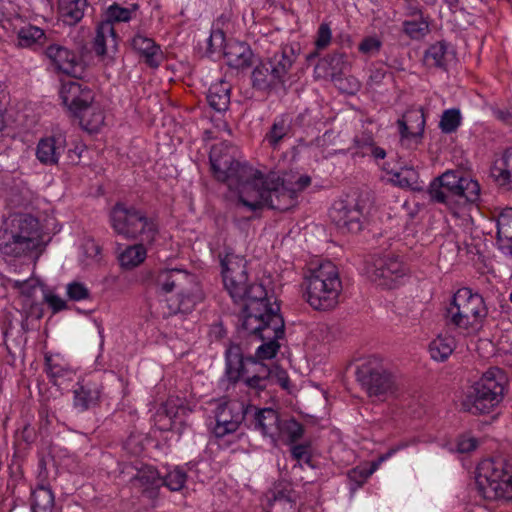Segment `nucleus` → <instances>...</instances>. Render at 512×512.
Masks as SVG:
<instances>
[{"label":"nucleus","instance_id":"obj_14","mask_svg":"<svg viewBox=\"0 0 512 512\" xmlns=\"http://www.w3.org/2000/svg\"><path fill=\"white\" fill-rule=\"evenodd\" d=\"M366 274L378 286L394 289L403 284L408 268L397 256L386 255L368 264Z\"/></svg>","mask_w":512,"mask_h":512},{"label":"nucleus","instance_id":"obj_16","mask_svg":"<svg viewBox=\"0 0 512 512\" xmlns=\"http://www.w3.org/2000/svg\"><path fill=\"white\" fill-rule=\"evenodd\" d=\"M425 123L422 109L407 110L402 118L397 121L401 146L406 149H416L422 142Z\"/></svg>","mask_w":512,"mask_h":512},{"label":"nucleus","instance_id":"obj_17","mask_svg":"<svg viewBox=\"0 0 512 512\" xmlns=\"http://www.w3.org/2000/svg\"><path fill=\"white\" fill-rule=\"evenodd\" d=\"M44 55L55 70L76 77L82 72V64L76 53L60 43L49 42Z\"/></svg>","mask_w":512,"mask_h":512},{"label":"nucleus","instance_id":"obj_24","mask_svg":"<svg viewBox=\"0 0 512 512\" xmlns=\"http://www.w3.org/2000/svg\"><path fill=\"white\" fill-rule=\"evenodd\" d=\"M131 47L135 50L145 61V63L152 67H158L164 59L163 52L155 41L142 34L136 33L130 40Z\"/></svg>","mask_w":512,"mask_h":512},{"label":"nucleus","instance_id":"obj_55","mask_svg":"<svg viewBox=\"0 0 512 512\" xmlns=\"http://www.w3.org/2000/svg\"><path fill=\"white\" fill-rule=\"evenodd\" d=\"M348 477L352 482L361 486L370 477L368 474L367 465L357 466L348 472Z\"/></svg>","mask_w":512,"mask_h":512},{"label":"nucleus","instance_id":"obj_6","mask_svg":"<svg viewBox=\"0 0 512 512\" xmlns=\"http://www.w3.org/2000/svg\"><path fill=\"white\" fill-rule=\"evenodd\" d=\"M487 315L488 308L482 295L468 287L454 293L446 311L448 322L467 335L478 333Z\"/></svg>","mask_w":512,"mask_h":512},{"label":"nucleus","instance_id":"obj_4","mask_svg":"<svg viewBox=\"0 0 512 512\" xmlns=\"http://www.w3.org/2000/svg\"><path fill=\"white\" fill-rule=\"evenodd\" d=\"M151 284L156 293L164 296L175 293L168 301L170 313H189L202 300L197 277L180 268H162L154 272Z\"/></svg>","mask_w":512,"mask_h":512},{"label":"nucleus","instance_id":"obj_60","mask_svg":"<svg viewBox=\"0 0 512 512\" xmlns=\"http://www.w3.org/2000/svg\"><path fill=\"white\" fill-rule=\"evenodd\" d=\"M331 65L333 68V73H340L343 70L344 65V55L343 54H333L331 56Z\"/></svg>","mask_w":512,"mask_h":512},{"label":"nucleus","instance_id":"obj_33","mask_svg":"<svg viewBox=\"0 0 512 512\" xmlns=\"http://www.w3.org/2000/svg\"><path fill=\"white\" fill-rule=\"evenodd\" d=\"M77 116L82 127L90 133L97 132L104 124V113L98 103L94 101L81 109Z\"/></svg>","mask_w":512,"mask_h":512},{"label":"nucleus","instance_id":"obj_2","mask_svg":"<svg viewBox=\"0 0 512 512\" xmlns=\"http://www.w3.org/2000/svg\"><path fill=\"white\" fill-rule=\"evenodd\" d=\"M428 193L432 201L449 207L455 225L464 230L471 228L473 220L469 208L480 198L477 181L453 171H446L431 182Z\"/></svg>","mask_w":512,"mask_h":512},{"label":"nucleus","instance_id":"obj_27","mask_svg":"<svg viewBox=\"0 0 512 512\" xmlns=\"http://www.w3.org/2000/svg\"><path fill=\"white\" fill-rule=\"evenodd\" d=\"M353 158L371 155L375 160H382L386 157V151L377 146L371 132L357 134L348 148Z\"/></svg>","mask_w":512,"mask_h":512},{"label":"nucleus","instance_id":"obj_52","mask_svg":"<svg viewBox=\"0 0 512 512\" xmlns=\"http://www.w3.org/2000/svg\"><path fill=\"white\" fill-rule=\"evenodd\" d=\"M382 46L381 40L376 36L364 38L359 44V51L365 55H374L379 52Z\"/></svg>","mask_w":512,"mask_h":512},{"label":"nucleus","instance_id":"obj_29","mask_svg":"<svg viewBox=\"0 0 512 512\" xmlns=\"http://www.w3.org/2000/svg\"><path fill=\"white\" fill-rule=\"evenodd\" d=\"M49 43L45 31L35 25H25L17 31V44L32 51L45 49Z\"/></svg>","mask_w":512,"mask_h":512},{"label":"nucleus","instance_id":"obj_38","mask_svg":"<svg viewBox=\"0 0 512 512\" xmlns=\"http://www.w3.org/2000/svg\"><path fill=\"white\" fill-rule=\"evenodd\" d=\"M145 243L128 246L119 254V262L123 268L131 269L140 265L147 256Z\"/></svg>","mask_w":512,"mask_h":512},{"label":"nucleus","instance_id":"obj_9","mask_svg":"<svg viewBox=\"0 0 512 512\" xmlns=\"http://www.w3.org/2000/svg\"><path fill=\"white\" fill-rule=\"evenodd\" d=\"M110 222L114 231L127 238H140L151 244L156 237L157 227L153 220L133 206L117 203L111 210Z\"/></svg>","mask_w":512,"mask_h":512},{"label":"nucleus","instance_id":"obj_28","mask_svg":"<svg viewBox=\"0 0 512 512\" xmlns=\"http://www.w3.org/2000/svg\"><path fill=\"white\" fill-rule=\"evenodd\" d=\"M73 393L75 408L84 411L94 407L98 403L101 390L96 382L82 380L77 382Z\"/></svg>","mask_w":512,"mask_h":512},{"label":"nucleus","instance_id":"obj_47","mask_svg":"<svg viewBox=\"0 0 512 512\" xmlns=\"http://www.w3.org/2000/svg\"><path fill=\"white\" fill-rule=\"evenodd\" d=\"M508 169L505 168V163L500 158L496 159L490 169V175L494 181L500 186H509L512 183Z\"/></svg>","mask_w":512,"mask_h":512},{"label":"nucleus","instance_id":"obj_40","mask_svg":"<svg viewBox=\"0 0 512 512\" xmlns=\"http://www.w3.org/2000/svg\"><path fill=\"white\" fill-rule=\"evenodd\" d=\"M54 505V495L49 487L40 485L32 491L31 508L34 511H48Z\"/></svg>","mask_w":512,"mask_h":512},{"label":"nucleus","instance_id":"obj_56","mask_svg":"<svg viewBox=\"0 0 512 512\" xmlns=\"http://www.w3.org/2000/svg\"><path fill=\"white\" fill-rule=\"evenodd\" d=\"M225 37L224 33L220 30L213 31L208 38L209 50L214 53L218 48H221L224 44Z\"/></svg>","mask_w":512,"mask_h":512},{"label":"nucleus","instance_id":"obj_30","mask_svg":"<svg viewBox=\"0 0 512 512\" xmlns=\"http://www.w3.org/2000/svg\"><path fill=\"white\" fill-rule=\"evenodd\" d=\"M117 49V37L113 24L103 21L97 27L94 39V50L97 55L104 56L114 53Z\"/></svg>","mask_w":512,"mask_h":512},{"label":"nucleus","instance_id":"obj_5","mask_svg":"<svg viewBox=\"0 0 512 512\" xmlns=\"http://www.w3.org/2000/svg\"><path fill=\"white\" fill-rule=\"evenodd\" d=\"M303 287L306 301L313 309L326 311L336 307L342 291L337 267L331 261H324L309 269Z\"/></svg>","mask_w":512,"mask_h":512},{"label":"nucleus","instance_id":"obj_15","mask_svg":"<svg viewBox=\"0 0 512 512\" xmlns=\"http://www.w3.org/2000/svg\"><path fill=\"white\" fill-rule=\"evenodd\" d=\"M329 216L343 233H358L362 230L365 216L363 206L354 199H340L333 203Z\"/></svg>","mask_w":512,"mask_h":512},{"label":"nucleus","instance_id":"obj_26","mask_svg":"<svg viewBox=\"0 0 512 512\" xmlns=\"http://www.w3.org/2000/svg\"><path fill=\"white\" fill-rule=\"evenodd\" d=\"M280 421L275 410L264 408L255 414L254 425L264 437L268 438L273 445H276L279 440Z\"/></svg>","mask_w":512,"mask_h":512},{"label":"nucleus","instance_id":"obj_61","mask_svg":"<svg viewBox=\"0 0 512 512\" xmlns=\"http://www.w3.org/2000/svg\"><path fill=\"white\" fill-rule=\"evenodd\" d=\"M496 117L506 123H509L510 122V119H511V115L509 112H504V111H497L496 113Z\"/></svg>","mask_w":512,"mask_h":512},{"label":"nucleus","instance_id":"obj_3","mask_svg":"<svg viewBox=\"0 0 512 512\" xmlns=\"http://www.w3.org/2000/svg\"><path fill=\"white\" fill-rule=\"evenodd\" d=\"M225 289L234 302H245L244 313L250 315L272 306L262 284H248L246 260L232 252L220 254Z\"/></svg>","mask_w":512,"mask_h":512},{"label":"nucleus","instance_id":"obj_43","mask_svg":"<svg viewBox=\"0 0 512 512\" xmlns=\"http://www.w3.org/2000/svg\"><path fill=\"white\" fill-rule=\"evenodd\" d=\"M279 428V440H286L288 444L298 441L304 434L303 426L293 418L280 421Z\"/></svg>","mask_w":512,"mask_h":512},{"label":"nucleus","instance_id":"obj_51","mask_svg":"<svg viewBox=\"0 0 512 512\" xmlns=\"http://www.w3.org/2000/svg\"><path fill=\"white\" fill-rule=\"evenodd\" d=\"M408 446V443H400L392 448H390L385 454H382L381 456L378 457L377 460L373 461L369 466H367V469H368V474H370V476L376 472L378 470V468L380 467V465L385 462L386 460H388L389 458H391L393 455H395L398 451L406 448Z\"/></svg>","mask_w":512,"mask_h":512},{"label":"nucleus","instance_id":"obj_45","mask_svg":"<svg viewBox=\"0 0 512 512\" xmlns=\"http://www.w3.org/2000/svg\"><path fill=\"white\" fill-rule=\"evenodd\" d=\"M461 119V113L458 109L445 110L441 116L439 127L443 133H453L460 126Z\"/></svg>","mask_w":512,"mask_h":512},{"label":"nucleus","instance_id":"obj_11","mask_svg":"<svg viewBox=\"0 0 512 512\" xmlns=\"http://www.w3.org/2000/svg\"><path fill=\"white\" fill-rule=\"evenodd\" d=\"M476 484L486 499L512 500V475L500 460H483L477 467Z\"/></svg>","mask_w":512,"mask_h":512},{"label":"nucleus","instance_id":"obj_8","mask_svg":"<svg viewBox=\"0 0 512 512\" xmlns=\"http://www.w3.org/2000/svg\"><path fill=\"white\" fill-rule=\"evenodd\" d=\"M504 381L500 369H489L470 387L463 400V408L472 414L489 413L503 399Z\"/></svg>","mask_w":512,"mask_h":512},{"label":"nucleus","instance_id":"obj_25","mask_svg":"<svg viewBox=\"0 0 512 512\" xmlns=\"http://www.w3.org/2000/svg\"><path fill=\"white\" fill-rule=\"evenodd\" d=\"M228 66L235 69H245L252 65L253 52L250 46L240 41H229L223 50Z\"/></svg>","mask_w":512,"mask_h":512},{"label":"nucleus","instance_id":"obj_22","mask_svg":"<svg viewBox=\"0 0 512 512\" xmlns=\"http://www.w3.org/2000/svg\"><path fill=\"white\" fill-rule=\"evenodd\" d=\"M3 285L7 289H11L18 294L22 305V311L26 317L34 315V310L37 308L35 295L40 286L38 279L31 277L21 281L6 278L3 280Z\"/></svg>","mask_w":512,"mask_h":512},{"label":"nucleus","instance_id":"obj_1","mask_svg":"<svg viewBox=\"0 0 512 512\" xmlns=\"http://www.w3.org/2000/svg\"><path fill=\"white\" fill-rule=\"evenodd\" d=\"M236 148L228 141L215 144L210 150V165L214 177L225 182L239 204L256 211L264 206L286 211L296 204L298 194L311 184L308 175H285L276 172L264 175L260 170L236 161Z\"/></svg>","mask_w":512,"mask_h":512},{"label":"nucleus","instance_id":"obj_54","mask_svg":"<svg viewBox=\"0 0 512 512\" xmlns=\"http://www.w3.org/2000/svg\"><path fill=\"white\" fill-rule=\"evenodd\" d=\"M404 31L412 38L423 37L428 31L426 22L407 21L404 23Z\"/></svg>","mask_w":512,"mask_h":512},{"label":"nucleus","instance_id":"obj_32","mask_svg":"<svg viewBox=\"0 0 512 512\" xmlns=\"http://www.w3.org/2000/svg\"><path fill=\"white\" fill-rule=\"evenodd\" d=\"M230 90V84L224 80L211 84L207 93L210 107L218 112L226 111L230 103Z\"/></svg>","mask_w":512,"mask_h":512},{"label":"nucleus","instance_id":"obj_50","mask_svg":"<svg viewBox=\"0 0 512 512\" xmlns=\"http://www.w3.org/2000/svg\"><path fill=\"white\" fill-rule=\"evenodd\" d=\"M332 40V31L328 23H321L316 39H315V46L317 50H323L329 46Z\"/></svg>","mask_w":512,"mask_h":512},{"label":"nucleus","instance_id":"obj_49","mask_svg":"<svg viewBox=\"0 0 512 512\" xmlns=\"http://www.w3.org/2000/svg\"><path fill=\"white\" fill-rule=\"evenodd\" d=\"M66 294L73 301H82L90 296L89 289L80 282H71L66 287Z\"/></svg>","mask_w":512,"mask_h":512},{"label":"nucleus","instance_id":"obj_53","mask_svg":"<svg viewBox=\"0 0 512 512\" xmlns=\"http://www.w3.org/2000/svg\"><path fill=\"white\" fill-rule=\"evenodd\" d=\"M477 445L478 442L474 437L465 434L457 438L453 450L459 453H468L476 449Z\"/></svg>","mask_w":512,"mask_h":512},{"label":"nucleus","instance_id":"obj_59","mask_svg":"<svg viewBox=\"0 0 512 512\" xmlns=\"http://www.w3.org/2000/svg\"><path fill=\"white\" fill-rule=\"evenodd\" d=\"M45 301L51 307L54 313H57L66 307V302L61 297L54 294L45 295Z\"/></svg>","mask_w":512,"mask_h":512},{"label":"nucleus","instance_id":"obj_64","mask_svg":"<svg viewBox=\"0 0 512 512\" xmlns=\"http://www.w3.org/2000/svg\"><path fill=\"white\" fill-rule=\"evenodd\" d=\"M91 247L95 251V254H99L100 249H99V247L96 244L91 243Z\"/></svg>","mask_w":512,"mask_h":512},{"label":"nucleus","instance_id":"obj_42","mask_svg":"<svg viewBox=\"0 0 512 512\" xmlns=\"http://www.w3.org/2000/svg\"><path fill=\"white\" fill-rule=\"evenodd\" d=\"M448 47L443 42H438L429 47L425 53V61L429 66L444 68L449 58Z\"/></svg>","mask_w":512,"mask_h":512},{"label":"nucleus","instance_id":"obj_46","mask_svg":"<svg viewBox=\"0 0 512 512\" xmlns=\"http://www.w3.org/2000/svg\"><path fill=\"white\" fill-rule=\"evenodd\" d=\"M186 480L185 471L180 467H175L162 477V485H165L171 491H179L184 487Z\"/></svg>","mask_w":512,"mask_h":512},{"label":"nucleus","instance_id":"obj_41","mask_svg":"<svg viewBox=\"0 0 512 512\" xmlns=\"http://www.w3.org/2000/svg\"><path fill=\"white\" fill-rule=\"evenodd\" d=\"M392 181L402 188H410L412 190L422 189V185L419 182V174L412 167L401 168L400 171L395 172Z\"/></svg>","mask_w":512,"mask_h":512},{"label":"nucleus","instance_id":"obj_20","mask_svg":"<svg viewBox=\"0 0 512 512\" xmlns=\"http://www.w3.org/2000/svg\"><path fill=\"white\" fill-rule=\"evenodd\" d=\"M40 247L1 227L0 255L8 259L31 257Z\"/></svg>","mask_w":512,"mask_h":512},{"label":"nucleus","instance_id":"obj_37","mask_svg":"<svg viewBox=\"0 0 512 512\" xmlns=\"http://www.w3.org/2000/svg\"><path fill=\"white\" fill-rule=\"evenodd\" d=\"M271 497H268V505L273 508L279 505L283 510L292 508L296 501L295 491L288 484H278L271 492Z\"/></svg>","mask_w":512,"mask_h":512},{"label":"nucleus","instance_id":"obj_21","mask_svg":"<svg viewBox=\"0 0 512 512\" xmlns=\"http://www.w3.org/2000/svg\"><path fill=\"white\" fill-rule=\"evenodd\" d=\"M59 95L63 104L74 115L94 100L93 92L86 85L75 80L63 82Z\"/></svg>","mask_w":512,"mask_h":512},{"label":"nucleus","instance_id":"obj_62","mask_svg":"<svg viewBox=\"0 0 512 512\" xmlns=\"http://www.w3.org/2000/svg\"><path fill=\"white\" fill-rule=\"evenodd\" d=\"M69 157L72 161H75L76 159H79L81 157V152H79L77 149L69 150Z\"/></svg>","mask_w":512,"mask_h":512},{"label":"nucleus","instance_id":"obj_57","mask_svg":"<svg viewBox=\"0 0 512 512\" xmlns=\"http://www.w3.org/2000/svg\"><path fill=\"white\" fill-rule=\"evenodd\" d=\"M291 454L297 460H308L310 457L309 444L292 445Z\"/></svg>","mask_w":512,"mask_h":512},{"label":"nucleus","instance_id":"obj_7","mask_svg":"<svg viewBox=\"0 0 512 512\" xmlns=\"http://www.w3.org/2000/svg\"><path fill=\"white\" fill-rule=\"evenodd\" d=\"M279 309L274 303L262 311L244 315L243 329L263 341L256 350L258 361L273 358L280 348L278 339L284 334V321Z\"/></svg>","mask_w":512,"mask_h":512},{"label":"nucleus","instance_id":"obj_18","mask_svg":"<svg viewBox=\"0 0 512 512\" xmlns=\"http://www.w3.org/2000/svg\"><path fill=\"white\" fill-rule=\"evenodd\" d=\"M245 416L244 404L236 400H230L220 404L216 411V424L214 434L216 437H224L235 432Z\"/></svg>","mask_w":512,"mask_h":512},{"label":"nucleus","instance_id":"obj_63","mask_svg":"<svg viewBox=\"0 0 512 512\" xmlns=\"http://www.w3.org/2000/svg\"><path fill=\"white\" fill-rule=\"evenodd\" d=\"M223 129L228 135H231V129L228 127L226 123H223Z\"/></svg>","mask_w":512,"mask_h":512},{"label":"nucleus","instance_id":"obj_12","mask_svg":"<svg viewBox=\"0 0 512 512\" xmlns=\"http://www.w3.org/2000/svg\"><path fill=\"white\" fill-rule=\"evenodd\" d=\"M359 380L370 397L384 400L396 395L399 383L376 358L368 360L358 371Z\"/></svg>","mask_w":512,"mask_h":512},{"label":"nucleus","instance_id":"obj_19","mask_svg":"<svg viewBox=\"0 0 512 512\" xmlns=\"http://www.w3.org/2000/svg\"><path fill=\"white\" fill-rule=\"evenodd\" d=\"M2 228L24 238L25 240L41 247L43 244L42 228L39 220L25 213L10 215L4 222Z\"/></svg>","mask_w":512,"mask_h":512},{"label":"nucleus","instance_id":"obj_23","mask_svg":"<svg viewBox=\"0 0 512 512\" xmlns=\"http://www.w3.org/2000/svg\"><path fill=\"white\" fill-rule=\"evenodd\" d=\"M66 149V137L58 132L39 140L36 146L37 160L46 166L57 165L59 159Z\"/></svg>","mask_w":512,"mask_h":512},{"label":"nucleus","instance_id":"obj_31","mask_svg":"<svg viewBox=\"0 0 512 512\" xmlns=\"http://www.w3.org/2000/svg\"><path fill=\"white\" fill-rule=\"evenodd\" d=\"M291 130L290 119L285 115L275 118L271 128L264 136L263 142L273 150L280 148L282 142L289 137Z\"/></svg>","mask_w":512,"mask_h":512},{"label":"nucleus","instance_id":"obj_44","mask_svg":"<svg viewBox=\"0 0 512 512\" xmlns=\"http://www.w3.org/2000/svg\"><path fill=\"white\" fill-rule=\"evenodd\" d=\"M137 5L131 7H122L118 4L110 5L106 10V20L113 22H128L132 18V14L136 11Z\"/></svg>","mask_w":512,"mask_h":512},{"label":"nucleus","instance_id":"obj_36","mask_svg":"<svg viewBox=\"0 0 512 512\" xmlns=\"http://www.w3.org/2000/svg\"><path fill=\"white\" fill-rule=\"evenodd\" d=\"M456 347L454 337L438 335L429 344V353L433 360L443 362L452 354Z\"/></svg>","mask_w":512,"mask_h":512},{"label":"nucleus","instance_id":"obj_13","mask_svg":"<svg viewBox=\"0 0 512 512\" xmlns=\"http://www.w3.org/2000/svg\"><path fill=\"white\" fill-rule=\"evenodd\" d=\"M293 59L284 50L276 52L268 61L257 65L252 72L253 86L268 91L283 84L292 66Z\"/></svg>","mask_w":512,"mask_h":512},{"label":"nucleus","instance_id":"obj_35","mask_svg":"<svg viewBox=\"0 0 512 512\" xmlns=\"http://www.w3.org/2000/svg\"><path fill=\"white\" fill-rule=\"evenodd\" d=\"M87 0H59V13L64 23L75 25L84 16Z\"/></svg>","mask_w":512,"mask_h":512},{"label":"nucleus","instance_id":"obj_39","mask_svg":"<svg viewBox=\"0 0 512 512\" xmlns=\"http://www.w3.org/2000/svg\"><path fill=\"white\" fill-rule=\"evenodd\" d=\"M133 482L144 489L160 487L162 485V477L153 466L145 465L137 470L133 477Z\"/></svg>","mask_w":512,"mask_h":512},{"label":"nucleus","instance_id":"obj_58","mask_svg":"<svg viewBox=\"0 0 512 512\" xmlns=\"http://www.w3.org/2000/svg\"><path fill=\"white\" fill-rule=\"evenodd\" d=\"M496 244L504 256L512 258V236L497 237Z\"/></svg>","mask_w":512,"mask_h":512},{"label":"nucleus","instance_id":"obj_10","mask_svg":"<svg viewBox=\"0 0 512 512\" xmlns=\"http://www.w3.org/2000/svg\"><path fill=\"white\" fill-rule=\"evenodd\" d=\"M226 374L230 381L243 380L249 387L263 389L266 386L269 369L252 357L244 358L241 347L231 344L226 350Z\"/></svg>","mask_w":512,"mask_h":512},{"label":"nucleus","instance_id":"obj_34","mask_svg":"<svg viewBox=\"0 0 512 512\" xmlns=\"http://www.w3.org/2000/svg\"><path fill=\"white\" fill-rule=\"evenodd\" d=\"M46 372L57 382L60 379L71 380L74 371L60 354H47L45 356Z\"/></svg>","mask_w":512,"mask_h":512},{"label":"nucleus","instance_id":"obj_48","mask_svg":"<svg viewBox=\"0 0 512 512\" xmlns=\"http://www.w3.org/2000/svg\"><path fill=\"white\" fill-rule=\"evenodd\" d=\"M509 236H512V208H505L497 217V237Z\"/></svg>","mask_w":512,"mask_h":512}]
</instances>
